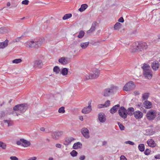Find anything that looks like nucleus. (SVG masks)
I'll return each mask as SVG.
<instances>
[{"instance_id":"obj_1","label":"nucleus","mask_w":160,"mask_h":160,"mask_svg":"<svg viewBox=\"0 0 160 160\" xmlns=\"http://www.w3.org/2000/svg\"><path fill=\"white\" fill-rule=\"evenodd\" d=\"M27 109V106L26 104H18L13 107L12 114L14 116H18L25 112Z\"/></svg>"},{"instance_id":"obj_2","label":"nucleus","mask_w":160,"mask_h":160,"mask_svg":"<svg viewBox=\"0 0 160 160\" xmlns=\"http://www.w3.org/2000/svg\"><path fill=\"white\" fill-rule=\"evenodd\" d=\"M148 48L147 43L145 42H136L133 46L131 51L132 52H140L146 50Z\"/></svg>"},{"instance_id":"obj_3","label":"nucleus","mask_w":160,"mask_h":160,"mask_svg":"<svg viewBox=\"0 0 160 160\" xmlns=\"http://www.w3.org/2000/svg\"><path fill=\"white\" fill-rule=\"evenodd\" d=\"M142 68L143 70V76L148 79H151L152 76V72L150 69V66L147 64L144 63Z\"/></svg>"},{"instance_id":"obj_4","label":"nucleus","mask_w":160,"mask_h":160,"mask_svg":"<svg viewBox=\"0 0 160 160\" xmlns=\"http://www.w3.org/2000/svg\"><path fill=\"white\" fill-rule=\"evenodd\" d=\"M118 89V87L112 85L104 89L102 92V94L105 97H109L116 92Z\"/></svg>"},{"instance_id":"obj_5","label":"nucleus","mask_w":160,"mask_h":160,"mask_svg":"<svg viewBox=\"0 0 160 160\" xmlns=\"http://www.w3.org/2000/svg\"><path fill=\"white\" fill-rule=\"evenodd\" d=\"M100 70L97 68H93L92 70V72L88 75H86L83 77L84 80H87L89 79H93L97 78L99 76Z\"/></svg>"},{"instance_id":"obj_6","label":"nucleus","mask_w":160,"mask_h":160,"mask_svg":"<svg viewBox=\"0 0 160 160\" xmlns=\"http://www.w3.org/2000/svg\"><path fill=\"white\" fill-rule=\"evenodd\" d=\"M157 114L156 111L153 109L149 110L146 115L147 118L149 121L153 120L156 117Z\"/></svg>"},{"instance_id":"obj_7","label":"nucleus","mask_w":160,"mask_h":160,"mask_svg":"<svg viewBox=\"0 0 160 160\" xmlns=\"http://www.w3.org/2000/svg\"><path fill=\"white\" fill-rule=\"evenodd\" d=\"M136 86L134 82L132 81H129L126 83L123 88V90L126 91H130L133 90Z\"/></svg>"},{"instance_id":"obj_8","label":"nucleus","mask_w":160,"mask_h":160,"mask_svg":"<svg viewBox=\"0 0 160 160\" xmlns=\"http://www.w3.org/2000/svg\"><path fill=\"white\" fill-rule=\"evenodd\" d=\"M118 114L119 116L123 119L127 118V110L123 107H121L118 110Z\"/></svg>"},{"instance_id":"obj_9","label":"nucleus","mask_w":160,"mask_h":160,"mask_svg":"<svg viewBox=\"0 0 160 160\" xmlns=\"http://www.w3.org/2000/svg\"><path fill=\"white\" fill-rule=\"evenodd\" d=\"M63 132L61 131H58L53 132L52 134V138L55 139H58L63 134Z\"/></svg>"},{"instance_id":"obj_10","label":"nucleus","mask_w":160,"mask_h":160,"mask_svg":"<svg viewBox=\"0 0 160 160\" xmlns=\"http://www.w3.org/2000/svg\"><path fill=\"white\" fill-rule=\"evenodd\" d=\"M25 45L28 48H37L35 40L27 42L25 43Z\"/></svg>"},{"instance_id":"obj_11","label":"nucleus","mask_w":160,"mask_h":160,"mask_svg":"<svg viewBox=\"0 0 160 160\" xmlns=\"http://www.w3.org/2000/svg\"><path fill=\"white\" fill-rule=\"evenodd\" d=\"M81 132L83 136L86 138H88L90 137L89 131L86 128H84L81 129Z\"/></svg>"},{"instance_id":"obj_12","label":"nucleus","mask_w":160,"mask_h":160,"mask_svg":"<svg viewBox=\"0 0 160 160\" xmlns=\"http://www.w3.org/2000/svg\"><path fill=\"white\" fill-rule=\"evenodd\" d=\"M152 68L154 71H157L159 68L160 64L157 61H153L151 65Z\"/></svg>"},{"instance_id":"obj_13","label":"nucleus","mask_w":160,"mask_h":160,"mask_svg":"<svg viewBox=\"0 0 160 160\" xmlns=\"http://www.w3.org/2000/svg\"><path fill=\"white\" fill-rule=\"evenodd\" d=\"M98 118L99 121L101 122H104L106 120V116L102 112L99 113L98 116Z\"/></svg>"},{"instance_id":"obj_14","label":"nucleus","mask_w":160,"mask_h":160,"mask_svg":"<svg viewBox=\"0 0 160 160\" xmlns=\"http://www.w3.org/2000/svg\"><path fill=\"white\" fill-rule=\"evenodd\" d=\"M59 62L63 65H65L68 63V59L67 57H62L58 59Z\"/></svg>"},{"instance_id":"obj_15","label":"nucleus","mask_w":160,"mask_h":160,"mask_svg":"<svg viewBox=\"0 0 160 160\" xmlns=\"http://www.w3.org/2000/svg\"><path fill=\"white\" fill-rule=\"evenodd\" d=\"M92 110L91 103L88 104V107L84 108L82 110V112L84 114H87L90 112Z\"/></svg>"},{"instance_id":"obj_16","label":"nucleus","mask_w":160,"mask_h":160,"mask_svg":"<svg viewBox=\"0 0 160 160\" xmlns=\"http://www.w3.org/2000/svg\"><path fill=\"white\" fill-rule=\"evenodd\" d=\"M134 115L135 118L136 119H141L143 117L142 113L138 110L135 112Z\"/></svg>"},{"instance_id":"obj_17","label":"nucleus","mask_w":160,"mask_h":160,"mask_svg":"<svg viewBox=\"0 0 160 160\" xmlns=\"http://www.w3.org/2000/svg\"><path fill=\"white\" fill-rule=\"evenodd\" d=\"M42 65V63L41 60H36L34 62L33 67L35 68H41Z\"/></svg>"},{"instance_id":"obj_18","label":"nucleus","mask_w":160,"mask_h":160,"mask_svg":"<svg viewBox=\"0 0 160 160\" xmlns=\"http://www.w3.org/2000/svg\"><path fill=\"white\" fill-rule=\"evenodd\" d=\"M144 107L147 109H150L152 108V103L148 100L145 101L143 102Z\"/></svg>"},{"instance_id":"obj_19","label":"nucleus","mask_w":160,"mask_h":160,"mask_svg":"<svg viewBox=\"0 0 160 160\" xmlns=\"http://www.w3.org/2000/svg\"><path fill=\"white\" fill-rule=\"evenodd\" d=\"M37 48L40 47L44 42V39L43 38H39L38 39H35Z\"/></svg>"},{"instance_id":"obj_20","label":"nucleus","mask_w":160,"mask_h":160,"mask_svg":"<svg viewBox=\"0 0 160 160\" xmlns=\"http://www.w3.org/2000/svg\"><path fill=\"white\" fill-rule=\"evenodd\" d=\"M74 139V138L72 137L67 138H66L63 144L65 145H68Z\"/></svg>"},{"instance_id":"obj_21","label":"nucleus","mask_w":160,"mask_h":160,"mask_svg":"<svg viewBox=\"0 0 160 160\" xmlns=\"http://www.w3.org/2000/svg\"><path fill=\"white\" fill-rule=\"evenodd\" d=\"M148 145L152 148H154L156 146V144L152 139H148L147 141Z\"/></svg>"},{"instance_id":"obj_22","label":"nucleus","mask_w":160,"mask_h":160,"mask_svg":"<svg viewBox=\"0 0 160 160\" xmlns=\"http://www.w3.org/2000/svg\"><path fill=\"white\" fill-rule=\"evenodd\" d=\"M120 107V105L118 104L113 106L110 109V112L112 114H114L116 112L119 107Z\"/></svg>"},{"instance_id":"obj_23","label":"nucleus","mask_w":160,"mask_h":160,"mask_svg":"<svg viewBox=\"0 0 160 160\" xmlns=\"http://www.w3.org/2000/svg\"><path fill=\"white\" fill-rule=\"evenodd\" d=\"M134 109L133 108L131 107L128 108L127 110L126 113L127 115H128L131 116L134 114Z\"/></svg>"},{"instance_id":"obj_24","label":"nucleus","mask_w":160,"mask_h":160,"mask_svg":"<svg viewBox=\"0 0 160 160\" xmlns=\"http://www.w3.org/2000/svg\"><path fill=\"white\" fill-rule=\"evenodd\" d=\"M82 144L79 142H78L76 143H75L73 144L72 148L74 149H77L81 148H82Z\"/></svg>"},{"instance_id":"obj_25","label":"nucleus","mask_w":160,"mask_h":160,"mask_svg":"<svg viewBox=\"0 0 160 160\" xmlns=\"http://www.w3.org/2000/svg\"><path fill=\"white\" fill-rule=\"evenodd\" d=\"M22 141V146L24 147H26L29 146L31 143L29 141L22 139L21 140Z\"/></svg>"},{"instance_id":"obj_26","label":"nucleus","mask_w":160,"mask_h":160,"mask_svg":"<svg viewBox=\"0 0 160 160\" xmlns=\"http://www.w3.org/2000/svg\"><path fill=\"white\" fill-rule=\"evenodd\" d=\"M9 28L7 27H1L0 28V33H3L8 32Z\"/></svg>"},{"instance_id":"obj_27","label":"nucleus","mask_w":160,"mask_h":160,"mask_svg":"<svg viewBox=\"0 0 160 160\" xmlns=\"http://www.w3.org/2000/svg\"><path fill=\"white\" fill-rule=\"evenodd\" d=\"M8 42V41L6 40L3 42H0V48H3L7 46Z\"/></svg>"},{"instance_id":"obj_28","label":"nucleus","mask_w":160,"mask_h":160,"mask_svg":"<svg viewBox=\"0 0 160 160\" xmlns=\"http://www.w3.org/2000/svg\"><path fill=\"white\" fill-rule=\"evenodd\" d=\"M88 7V5L86 4H82L81 5L80 8L78 9V11L82 12L84 11Z\"/></svg>"},{"instance_id":"obj_29","label":"nucleus","mask_w":160,"mask_h":160,"mask_svg":"<svg viewBox=\"0 0 160 160\" xmlns=\"http://www.w3.org/2000/svg\"><path fill=\"white\" fill-rule=\"evenodd\" d=\"M97 23L96 22H95L94 23H93L90 29L88 31V33H89L92 32H93L95 30V27L96 25V24Z\"/></svg>"},{"instance_id":"obj_30","label":"nucleus","mask_w":160,"mask_h":160,"mask_svg":"<svg viewBox=\"0 0 160 160\" xmlns=\"http://www.w3.org/2000/svg\"><path fill=\"white\" fill-rule=\"evenodd\" d=\"M68 70L67 68H62L61 71V73L63 76H65L68 74Z\"/></svg>"},{"instance_id":"obj_31","label":"nucleus","mask_w":160,"mask_h":160,"mask_svg":"<svg viewBox=\"0 0 160 160\" xmlns=\"http://www.w3.org/2000/svg\"><path fill=\"white\" fill-rule=\"evenodd\" d=\"M89 44V42H82L80 44V46L82 49H85L88 46Z\"/></svg>"},{"instance_id":"obj_32","label":"nucleus","mask_w":160,"mask_h":160,"mask_svg":"<svg viewBox=\"0 0 160 160\" xmlns=\"http://www.w3.org/2000/svg\"><path fill=\"white\" fill-rule=\"evenodd\" d=\"M121 26L122 24L120 23L117 22L114 26V29L115 30H118L120 28H121Z\"/></svg>"},{"instance_id":"obj_33","label":"nucleus","mask_w":160,"mask_h":160,"mask_svg":"<svg viewBox=\"0 0 160 160\" xmlns=\"http://www.w3.org/2000/svg\"><path fill=\"white\" fill-rule=\"evenodd\" d=\"M53 71L56 74H58L60 71V69L59 67L56 66L54 67Z\"/></svg>"},{"instance_id":"obj_34","label":"nucleus","mask_w":160,"mask_h":160,"mask_svg":"<svg viewBox=\"0 0 160 160\" xmlns=\"http://www.w3.org/2000/svg\"><path fill=\"white\" fill-rule=\"evenodd\" d=\"M146 135H152L155 133V132L152 129H147L146 130Z\"/></svg>"},{"instance_id":"obj_35","label":"nucleus","mask_w":160,"mask_h":160,"mask_svg":"<svg viewBox=\"0 0 160 160\" xmlns=\"http://www.w3.org/2000/svg\"><path fill=\"white\" fill-rule=\"evenodd\" d=\"M72 16V14L71 13H68L66 14L63 17L62 19L63 20H66L71 18Z\"/></svg>"},{"instance_id":"obj_36","label":"nucleus","mask_w":160,"mask_h":160,"mask_svg":"<svg viewBox=\"0 0 160 160\" xmlns=\"http://www.w3.org/2000/svg\"><path fill=\"white\" fill-rule=\"evenodd\" d=\"M144 145L143 144H140L138 146V148L139 150L141 152H143L144 150Z\"/></svg>"},{"instance_id":"obj_37","label":"nucleus","mask_w":160,"mask_h":160,"mask_svg":"<svg viewBox=\"0 0 160 160\" xmlns=\"http://www.w3.org/2000/svg\"><path fill=\"white\" fill-rule=\"evenodd\" d=\"M149 96V94L148 93H146L143 94L142 95V98L144 100L147 99Z\"/></svg>"},{"instance_id":"obj_38","label":"nucleus","mask_w":160,"mask_h":160,"mask_svg":"<svg viewBox=\"0 0 160 160\" xmlns=\"http://www.w3.org/2000/svg\"><path fill=\"white\" fill-rule=\"evenodd\" d=\"M22 60L20 58L12 60V62L14 63H19L21 62Z\"/></svg>"},{"instance_id":"obj_39","label":"nucleus","mask_w":160,"mask_h":160,"mask_svg":"<svg viewBox=\"0 0 160 160\" xmlns=\"http://www.w3.org/2000/svg\"><path fill=\"white\" fill-rule=\"evenodd\" d=\"M4 122L7 123L8 124V127L12 126L13 124L12 121L11 120H4Z\"/></svg>"},{"instance_id":"obj_40","label":"nucleus","mask_w":160,"mask_h":160,"mask_svg":"<svg viewBox=\"0 0 160 160\" xmlns=\"http://www.w3.org/2000/svg\"><path fill=\"white\" fill-rule=\"evenodd\" d=\"M85 33L83 31H81L79 32L78 35V37L79 38H82L84 36Z\"/></svg>"},{"instance_id":"obj_41","label":"nucleus","mask_w":160,"mask_h":160,"mask_svg":"<svg viewBox=\"0 0 160 160\" xmlns=\"http://www.w3.org/2000/svg\"><path fill=\"white\" fill-rule=\"evenodd\" d=\"M70 154L72 157H74L77 156L78 152L74 150H73Z\"/></svg>"},{"instance_id":"obj_42","label":"nucleus","mask_w":160,"mask_h":160,"mask_svg":"<svg viewBox=\"0 0 160 160\" xmlns=\"http://www.w3.org/2000/svg\"><path fill=\"white\" fill-rule=\"evenodd\" d=\"M6 144L5 143L0 141V147H2L3 149H5L6 148Z\"/></svg>"},{"instance_id":"obj_43","label":"nucleus","mask_w":160,"mask_h":160,"mask_svg":"<svg viewBox=\"0 0 160 160\" xmlns=\"http://www.w3.org/2000/svg\"><path fill=\"white\" fill-rule=\"evenodd\" d=\"M59 113H64L65 112L64 108L62 107L60 108L58 110Z\"/></svg>"},{"instance_id":"obj_44","label":"nucleus","mask_w":160,"mask_h":160,"mask_svg":"<svg viewBox=\"0 0 160 160\" xmlns=\"http://www.w3.org/2000/svg\"><path fill=\"white\" fill-rule=\"evenodd\" d=\"M118 125L121 130H123L124 129V127L122 124L120 122H118Z\"/></svg>"},{"instance_id":"obj_45","label":"nucleus","mask_w":160,"mask_h":160,"mask_svg":"<svg viewBox=\"0 0 160 160\" xmlns=\"http://www.w3.org/2000/svg\"><path fill=\"white\" fill-rule=\"evenodd\" d=\"M125 143L126 144H128L131 145H133L135 144L134 142L130 141H126L125 142Z\"/></svg>"},{"instance_id":"obj_46","label":"nucleus","mask_w":160,"mask_h":160,"mask_svg":"<svg viewBox=\"0 0 160 160\" xmlns=\"http://www.w3.org/2000/svg\"><path fill=\"white\" fill-rule=\"evenodd\" d=\"M5 116V114L4 112H0V118H2Z\"/></svg>"},{"instance_id":"obj_47","label":"nucleus","mask_w":160,"mask_h":160,"mask_svg":"<svg viewBox=\"0 0 160 160\" xmlns=\"http://www.w3.org/2000/svg\"><path fill=\"white\" fill-rule=\"evenodd\" d=\"M151 152V151L149 149H147L144 152V153L146 155H148Z\"/></svg>"},{"instance_id":"obj_48","label":"nucleus","mask_w":160,"mask_h":160,"mask_svg":"<svg viewBox=\"0 0 160 160\" xmlns=\"http://www.w3.org/2000/svg\"><path fill=\"white\" fill-rule=\"evenodd\" d=\"M110 104V102L109 100L107 101L104 104V106H105V107H107L109 106Z\"/></svg>"},{"instance_id":"obj_49","label":"nucleus","mask_w":160,"mask_h":160,"mask_svg":"<svg viewBox=\"0 0 160 160\" xmlns=\"http://www.w3.org/2000/svg\"><path fill=\"white\" fill-rule=\"evenodd\" d=\"M28 2L29 1L28 0H25L22 2V3L23 4L28 5Z\"/></svg>"},{"instance_id":"obj_50","label":"nucleus","mask_w":160,"mask_h":160,"mask_svg":"<svg viewBox=\"0 0 160 160\" xmlns=\"http://www.w3.org/2000/svg\"><path fill=\"white\" fill-rule=\"evenodd\" d=\"M10 158L11 160H18V158L15 156H11Z\"/></svg>"},{"instance_id":"obj_51","label":"nucleus","mask_w":160,"mask_h":160,"mask_svg":"<svg viewBox=\"0 0 160 160\" xmlns=\"http://www.w3.org/2000/svg\"><path fill=\"white\" fill-rule=\"evenodd\" d=\"M20 37H18L15 39L13 41V42H18L20 41Z\"/></svg>"},{"instance_id":"obj_52","label":"nucleus","mask_w":160,"mask_h":160,"mask_svg":"<svg viewBox=\"0 0 160 160\" xmlns=\"http://www.w3.org/2000/svg\"><path fill=\"white\" fill-rule=\"evenodd\" d=\"M22 139H21L19 141H17L16 142L17 144L18 145H20L21 144L22 145V141H21V140Z\"/></svg>"},{"instance_id":"obj_53","label":"nucleus","mask_w":160,"mask_h":160,"mask_svg":"<svg viewBox=\"0 0 160 160\" xmlns=\"http://www.w3.org/2000/svg\"><path fill=\"white\" fill-rule=\"evenodd\" d=\"M120 160H127V158H125V157L123 155L121 156L120 158Z\"/></svg>"},{"instance_id":"obj_54","label":"nucleus","mask_w":160,"mask_h":160,"mask_svg":"<svg viewBox=\"0 0 160 160\" xmlns=\"http://www.w3.org/2000/svg\"><path fill=\"white\" fill-rule=\"evenodd\" d=\"M124 19L122 17H121L118 20V21L119 22H124Z\"/></svg>"},{"instance_id":"obj_55","label":"nucleus","mask_w":160,"mask_h":160,"mask_svg":"<svg viewBox=\"0 0 160 160\" xmlns=\"http://www.w3.org/2000/svg\"><path fill=\"white\" fill-rule=\"evenodd\" d=\"M98 107L99 108H101L103 107H105V106H104V104H99L98 105Z\"/></svg>"},{"instance_id":"obj_56","label":"nucleus","mask_w":160,"mask_h":160,"mask_svg":"<svg viewBox=\"0 0 160 160\" xmlns=\"http://www.w3.org/2000/svg\"><path fill=\"white\" fill-rule=\"evenodd\" d=\"M85 156L84 155L81 156L80 158L79 159L81 160H84L85 158Z\"/></svg>"},{"instance_id":"obj_57","label":"nucleus","mask_w":160,"mask_h":160,"mask_svg":"<svg viewBox=\"0 0 160 160\" xmlns=\"http://www.w3.org/2000/svg\"><path fill=\"white\" fill-rule=\"evenodd\" d=\"M40 130L41 131H45L46 132H47L48 131L47 130H45V128L44 127H42L40 128Z\"/></svg>"},{"instance_id":"obj_58","label":"nucleus","mask_w":160,"mask_h":160,"mask_svg":"<svg viewBox=\"0 0 160 160\" xmlns=\"http://www.w3.org/2000/svg\"><path fill=\"white\" fill-rule=\"evenodd\" d=\"M56 146L58 148H61V145L60 144L57 143L56 144Z\"/></svg>"},{"instance_id":"obj_59","label":"nucleus","mask_w":160,"mask_h":160,"mask_svg":"<svg viewBox=\"0 0 160 160\" xmlns=\"http://www.w3.org/2000/svg\"><path fill=\"white\" fill-rule=\"evenodd\" d=\"M37 159V158L36 157H33L29 158L28 160H36Z\"/></svg>"},{"instance_id":"obj_60","label":"nucleus","mask_w":160,"mask_h":160,"mask_svg":"<svg viewBox=\"0 0 160 160\" xmlns=\"http://www.w3.org/2000/svg\"><path fill=\"white\" fill-rule=\"evenodd\" d=\"M157 120H160V112H158V114L157 116Z\"/></svg>"},{"instance_id":"obj_61","label":"nucleus","mask_w":160,"mask_h":160,"mask_svg":"<svg viewBox=\"0 0 160 160\" xmlns=\"http://www.w3.org/2000/svg\"><path fill=\"white\" fill-rule=\"evenodd\" d=\"M154 157L156 159H160V155H157L154 156Z\"/></svg>"},{"instance_id":"obj_62","label":"nucleus","mask_w":160,"mask_h":160,"mask_svg":"<svg viewBox=\"0 0 160 160\" xmlns=\"http://www.w3.org/2000/svg\"><path fill=\"white\" fill-rule=\"evenodd\" d=\"M134 94L136 95H139L140 94L139 92L138 91H134Z\"/></svg>"},{"instance_id":"obj_63","label":"nucleus","mask_w":160,"mask_h":160,"mask_svg":"<svg viewBox=\"0 0 160 160\" xmlns=\"http://www.w3.org/2000/svg\"><path fill=\"white\" fill-rule=\"evenodd\" d=\"M79 119L81 121H83V118L82 116H81L80 117Z\"/></svg>"},{"instance_id":"obj_64","label":"nucleus","mask_w":160,"mask_h":160,"mask_svg":"<svg viewBox=\"0 0 160 160\" xmlns=\"http://www.w3.org/2000/svg\"><path fill=\"white\" fill-rule=\"evenodd\" d=\"M49 160H53V158L52 157H50L48 158Z\"/></svg>"}]
</instances>
